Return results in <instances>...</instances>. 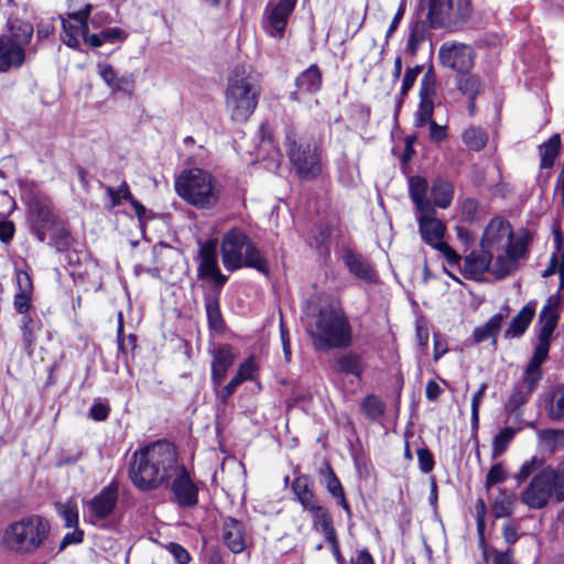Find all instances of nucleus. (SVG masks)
Masks as SVG:
<instances>
[{
	"label": "nucleus",
	"mask_w": 564,
	"mask_h": 564,
	"mask_svg": "<svg viewBox=\"0 0 564 564\" xmlns=\"http://www.w3.org/2000/svg\"><path fill=\"white\" fill-rule=\"evenodd\" d=\"M177 465L175 447L169 442H154L132 454L129 478L138 489L152 491L169 481Z\"/></svg>",
	"instance_id": "nucleus-1"
},
{
	"label": "nucleus",
	"mask_w": 564,
	"mask_h": 564,
	"mask_svg": "<svg viewBox=\"0 0 564 564\" xmlns=\"http://www.w3.org/2000/svg\"><path fill=\"white\" fill-rule=\"evenodd\" d=\"M307 333L316 349L346 348L352 341V330L345 312L334 305L322 306L308 315Z\"/></svg>",
	"instance_id": "nucleus-2"
},
{
	"label": "nucleus",
	"mask_w": 564,
	"mask_h": 564,
	"mask_svg": "<svg viewBox=\"0 0 564 564\" xmlns=\"http://www.w3.org/2000/svg\"><path fill=\"white\" fill-rule=\"evenodd\" d=\"M50 533V521L39 514H31L6 528L2 544L13 553L31 554L45 543Z\"/></svg>",
	"instance_id": "nucleus-3"
},
{
	"label": "nucleus",
	"mask_w": 564,
	"mask_h": 564,
	"mask_svg": "<svg viewBox=\"0 0 564 564\" xmlns=\"http://www.w3.org/2000/svg\"><path fill=\"white\" fill-rule=\"evenodd\" d=\"M260 89L243 68L237 67L228 77L225 107L235 122H246L258 106Z\"/></svg>",
	"instance_id": "nucleus-4"
},
{
	"label": "nucleus",
	"mask_w": 564,
	"mask_h": 564,
	"mask_svg": "<svg viewBox=\"0 0 564 564\" xmlns=\"http://www.w3.org/2000/svg\"><path fill=\"white\" fill-rule=\"evenodd\" d=\"M220 251L223 264L228 271L249 267L268 273L267 261L261 251L239 228H232L224 235Z\"/></svg>",
	"instance_id": "nucleus-5"
},
{
	"label": "nucleus",
	"mask_w": 564,
	"mask_h": 564,
	"mask_svg": "<svg viewBox=\"0 0 564 564\" xmlns=\"http://www.w3.org/2000/svg\"><path fill=\"white\" fill-rule=\"evenodd\" d=\"M530 476L529 485L521 492V501L531 509H542L555 497L553 475L543 459L532 457L521 466L516 479L523 482Z\"/></svg>",
	"instance_id": "nucleus-6"
},
{
	"label": "nucleus",
	"mask_w": 564,
	"mask_h": 564,
	"mask_svg": "<svg viewBox=\"0 0 564 564\" xmlns=\"http://www.w3.org/2000/svg\"><path fill=\"white\" fill-rule=\"evenodd\" d=\"M175 191L180 197L197 208L215 206L220 193L215 177L198 167L183 171L175 180Z\"/></svg>",
	"instance_id": "nucleus-7"
},
{
	"label": "nucleus",
	"mask_w": 564,
	"mask_h": 564,
	"mask_svg": "<svg viewBox=\"0 0 564 564\" xmlns=\"http://www.w3.org/2000/svg\"><path fill=\"white\" fill-rule=\"evenodd\" d=\"M285 148L290 162L301 178L313 180L322 173V156L314 140L290 130L285 134Z\"/></svg>",
	"instance_id": "nucleus-8"
},
{
	"label": "nucleus",
	"mask_w": 564,
	"mask_h": 564,
	"mask_svg": "<svg viewBox=\"0 0 564 564\" xmlns=\"http://www.w3.org/2000/svg\"><path fill=\"white\" fill-rule=\"evenodd\" d=\"M33 26L18 19L8 20V33L0 36V72L19 67L25 58L24 47L30 43Z\"/></svg>",
	"instance_id": "nucleus-9"
},
{
	"label": "nucleus",
	"mask_w": 564,
	"mask_h": 564,
	"mask_svg": "<svg viewBox=\"0 0 564 564\" xmlns=\"http://www.w3.org/2000/svg\"><path fill=\"white\" fill-rule=\"evenodd\" d=\"M488 253L492 262L491 274L496 279H505L518 271L521 263L528 258L529 238L527 236L518 237L517 241Z\"/></svg>",
	"instance_id": "nucleus-10"
},
{
	"label": "nucleus",
	"mask_w": 564,
	"mask_h": 564,
	"mask_svg": "<svg viewBox=\"0 0 564 564\" xmlns=\"http://www.w3.org/2000/svg\"><path fill=\"white\" fill-rule=\"evenodd\" d=\"M473 11L469 0H430L429 17L434 25L456 28L465 23Z\"/></svg>",
	"instance_id": "nucleus-11"
},
{
	"label": "nucleus",
	"mask_w": 564,
	"mask_h": 564,
	"mask_svg": "<svg viewBox=\"0 0 564 564\" xmlns=\"http://www.w3.org/2000/svg\"><path fill=\"white\" fill-rule=\"evenodd\" d=\"M296 1L272 0L267 4L262 17V28L269 36L282 39Z\"/></svg>",
	"instance_id": "nucleus-12"
},
{
	"label": "nucleus",
	"mask_w": 564,
	"mask_h": 564,
	"mask_svg": "<svg viewBox=\"0 0 564 564\" xmlns=\"http://www.w3.org/2000/svg\"><path fill=\"white\" fill-rule=\"evenodd\" d=\"M163 487L171 490L174 501L181 508H194L198 502V488L192 480L188 470L181 464L176 466Z\"/></svg>",
	"instance_id": "nucleus-13"
},
{
	"label": "nucleus",
	"mask_w": 564,
	"mask_h": 564,
	"mask_svg": "<svg viewBox=\"0 0 564 564\" xmlns=\"http://www.w3.org/2000/svg\"><path fill=\"white\" fill-rule=\"evenodd\" d=\"M438 58L443 66L458 73H467L474 67L475 52L467 44L446 42L438 50Z\"/></svg>",
	"instance_id": "nucleus-14"
},
{
	"label": "nucleus",
	"mask_w": 564,
	"mask_h": 564,
	"mask_svg": "<svg viewBox=\"0 0 564 564\" xmlns=\"http://www.w3.org/2000/svg\"><path fill=\"white\" fill-rule=\"evenodd\" d=\"M511 224L502 217L492 218L486 226L481 239L480 248L485 252H492L509 243L517 241Z\"/></svg>",
	"instance_id": "nucleus-15"
},
{
	"label": "nucleus",
	"mask_w": 564,
	"mask_h": 564,
	"mask_svg": "<svg viewBox=\"0 0 564 564\" xmlns=\"http://www.w3.org/2000/svg\"><path fill=\"white\" fill-rule=\"evenodd\" d=\"M199 263L197 273L200 279H208L218 291L225 285L228 278L220 272L217 257V243L208 240L199 247Z\"/></svg>",
	"instance_id": "nucleus-16"
},
{
	"label": "nucleus",
	"mask_w": 564,
	"mask_h": 564,
	"mask_svg": "<svg viewBox=\"0 0 564 564\" xmlns=\"http://www.w3.org/2000/svg\"><path fill=\"white\" fill-rule=\"evenodd\" d=\"M28 219L31 230L40 242L46 239V231L56 223L51 203L46 198H33L29 203Z\"/></svg>",
	"instance_id": "nucleus-17"
},
{
	"label": "nucleus",
	"mask_w": 564,
	"mask_h": 564,
	"mask_svg": "<svg viewBox=\"0 0 564 564\" xmlns=\"http://www.w3.org/2000/svg\"><path fill=\"white\" fill-rule=\"evenodd\" d=\"M91 6L86 4L84 9L73 11L63 19L62 25L64 30L63 42L73 48H77L82 42L87 43L88 25L87 18L90 13Z\"/></svg>",
	"instance_id": "nucleus-18"
},
{
	"label": "nucleus",
	"mask_w": 564,
	"mask_h": 564,
	"mask_svg": "<svg viewBox=\"0 0 564 564\" xmlns=\"http://www.w3.org/2000/svg\"><path fill=\"white\" fill-rule=\"evenodd\" d=\"M118 501V486L115 482L109 484L93 499L87 502L88 516L93 523L109 518Z\"/></svg>",
	"instance_id": "nucleus-19"
},
{
	"label": "nucleus",
	"mask_w": 564,
	"mask_h": 564,
	"mask_svg": "<svg viewBox=\"0 0 564 564\" xmlns=\"http://www.w3.org/2000/svg\"><path fill=\"white\" fill-rule=\"evenodd\" d=\"M435 78L431 73H426L421 82L420 105L415 112V126L417 128L427 127L434 120L432 119L434 110Z\"/></svg>",
	"instance_id": "nucleus-20"
},
{
	"label": "nucleus",
	"mask_w": 564,
	"mask_h": 564,
	"mask_svg": "<svg viewBox=\"0 0 564 564\" xmlns=\"http://www.w3.org/2000/svg\"><path fill=\"white\" fill-rule=\"evenodd\" d=\"M419 229L422 239L435 248L440 242L443 241V237L446 230L445 225L435 217V208L427 209L426 212L417 213Z\"/></svg>",
	"instance_id": "nucleus-21"
},
{
	"label": "nucleus",
	"mask_w": 564,
	"mask_h": 564,
	"mask_svg": "<svg viewBox=\"0 0 564 564\" xmlns=\"http://www.w3.org/2000/svg\"><path fill=\"white\" fill-rule=\"evenodd\" d=\"M322 72L317 65L312 64L295 79L297 90L291 93L290 98L294 101H301V94H316L322 87Z\"/></svg>",
	"instance_id": "nucleus-22"
},
{
	"label": "nucleus",
	"mask_w": 564,
	"mask_h": 564,
	"mask_svg": "<svg viewBox=\"0 0 564 564\" xmlns=\"http://www.w3.org/2000/svg\"><path fill=\"white\" fill-rule=\"evenodd\" d=\"M343 261L349 273L365 282H371L376 278L373 265L360 253L346 249L343 254Z\"/></svg>",
	"instance_id": "nucleus-23"
},
{
	"label": "nucleus",
	"mask_w": 564,
	"mask_h": 564,
	"mask_svg": "<svg viewBox=\"0 0 564 564\" xmlns=\"http://www.w3.org/2000/svg\"><path fill=\"white\" fill-rule=\"evenodd\" d=\"M223 541L227 547L234 553H241L247 546V533L245 525L232 518L224 521Z\"/></svg>",
	"instance_id": "nucleus-24"
},
{
	"label": "nucleus",
	"mask_w": 564,
	"mask_h": 564,
	"mask_svg": "<svg viewBox=\"0 0 564 564\" xmlns=\"http://www.w3.org/2000/svg\"><path fill=\"white\" fill-rule=\"evenodd\" d=\"M236 356L230 346H220L214 354L212 364V382L219 386L225 379L228 369L234 365Z\"/></svg>",
	"instance_id": "nucleus-25"
},
{
	"label": "nucleus",
	"mask_w": 564,
	"mask_h": 564,
	"mask_svg": "<svg viewBox=\"0 0 564 564\" xmlns=\"http://www.w3.org/2000/svg\"><path fill=\"white\" fill-rule=\"evenodd\" d=\"M18 292L14 295L13 305L18 313L25 314L31 307L33 283L28 272L17 271Z\"/></svg>",
	"instance_id": "nucleus-26"
},
{
	"label": "nucleus",
	"mask_w": 564,
	"mask_h": 564,
	"mask_svg": "<svg viewBox=\"0 0 564 564\" xmlns=\"http://www.w3.org/2000/svg\"><path fill=\"white\" fill-rule=\"evenodd\" d=\"M492 262L488 252L481 248L479 252H471L464 259V274L470 279H478L485 272L491 274Z\"/></svg>",
	"instance_id": "nucleus-27"
},
{
	"label": "nucleus",
	"mask_w": 564,
	"mask_h": 564,
	"mask_svg": "<svg viewBox=\"0 0 564 564\" xmlns=\"http://www.w3.org/2000/svg\"><path fill=\"white\" fill-rule=\"evenodd\" d=\"M557 300L550 297L542 308L539 316L540 330L538 339L551 340L552 334L557 325L558 315L556 313Z\"/></svg>",
	"instance_id": "nucleus-28"
},
{
	"label": "nucleus",
	"mask_w": 564,
	"mask_h": 564,
	"mask_svg": "<svg viewBox=\"0 0 564 564\" xmlns=\"http://www.w3.org/2000/svg\"><path fill=\"white\" fill-rule=\"evenodd\" d=\"M427 189L429 184L425 178L421 176H412L409 178L410 197L417 213L434 208L432 202L427 197Z\"/></svg>",
	"instance_id": "nucleus-29"
},
{
	"label": "nucleus",
	"mask_w": 564,
	"mask_h": 564,
	"mask_svg": "<svg viewBox=\"0 0 564 564\" xmlns=\"http://www.w3.org/2000/svg\"><path fill=\"white\" fill-rule=\"evenodd\" d=\"M292 491L304 510H310L319 505L313 491V482L308 477L301 475L293 480Z\"/></svg>",
	"instance_id": "nucleus-30"
},
{
	"label": "nucleus",
	"mask_w": 564,
	"mask_h": 564,
	"mask_svg": "<svg viewBox=\"0 0 564 564\" xmlns=\"http://www.w3.org/2000/svg\"><path fill=\"white\" fill-rule=\"evenodd\" d=\"M98 74L112 91L130 93L132 82L127 76H118L113 67L107 63L97 65Z\"/></svg>",
	"instance_id": "nucleus-31"
},
{
	"label": "nucleus",
	"mask_w": 564,
	"mask_h": 564,
	"mask_svg": "<svg viewBox=\"0 0 564 564\" xmlns=\"http://www.w3.org/2000/svg\"><path fill=\"white\" fill-rule=\"evenodd\" d=\"M535 313V303L530 302L512 318L506 330V337L514 338L521 336L530 325Z\"/></svg>",
	"instance_id": "nucleus-32"
},
{
	"label": "nucleus",
	"mask_w": 564,
	"mask_h": 564,
	"mask_svg": "<svg viewBox=\"0 0 564 564\" xmlns=\"http://www.w3.org/2000/svg\"><path fill=\"white\" fill-rule=\"evenodd\" d=\"M307 511L311 513L313 520V529L321 532L325 539L336 534L333 518L324 506L319 503Z\"/></svg>",
	"instance_id": "nucleus-33"
},
{
	"label": "nucleus",
	"mask_w": 564,
	"mask_h": 564,
	"mask_svg": "<svg viewBox=\"0 0 564 564\" xmlns=\"http://www.w3.org/2000/svg\"><path fill=\"white\" fill-rule=\"evenodd\" d=\"M431 193L433 196V206L445 209L453 200L454 186L448 181L437 178L432 184Z\"/></svg>",
	"instance_id": "nucleus-34"
},
{
	"label": "nucleus",
	"mask_w": 564,
	"mask_h": 564,
	"mask_svg": "<svg viewBox=\"0 0 564 564\" xmlns=\"http://www.w3.org/2000/svg\"><path fill=\"white\" fill-rule=\"evenodd\" d=\"M561 149V135L558 133L553 134L546 142L539 147V152L541 156V167L549 169L551 167L555 159L557 158Z\"/></svg>",
	"instance_id": "nucleus-35"
},
{
	"label": "nucleus",
	"mask_w": 564,
	"mask_h": 564,
	"mask_svg": "<svg viewBox=\"0 0 564 564\" xmlns=\"http://www.w3.org/2000/svg\"><path fill=\"white\" fill-rule=\"evenodd\" d=\"M128 37V34L119 28H107L100 34H91L87 37V43L93 47H99L104 42L121 43Z\"/></svg>",
	"instance_id": "nucleus-36"
},
{
	"label": "nucleus",
	"mask_w": 564,
	"mask_h": 564,
	"mask_svg": "<svg viewBox=\"0 0 564 564\" xmlns=\"http://www.w3.org/2000/svg\"><path fill=\"white\" fill-rule=\"evenodd\" d=\"M361 411L372 422L379 421L386 412V404L375 394L367 395L360 403Z\"/></svg>",
	"instance_id": "nucleus-37"
},
{
	"label": "nucleus",
	"mask_w": 564,
	"mask_h": 564,
	"mask_svg": "<svg viewBox=\"0 0 564 564\" xmlns=\"http://www.w3.org/2000/svg\"><path fill=\"white\" fill-rule=\"evenodd\" d=\"M503 316L501 314L494 315L484 326L474 330L475 343H482L498 334L500 330Z\"/></svg>",
	"instance_id": "nucleus-38"
},
{
	"label": "nucleus",
	"mask_w": 564,
	"mask_h": 564,
	"mask_svg": "<svg viewBox=\"0 0 564 564\" xmlns=\"http://www.w3.org/2000/svg\"><path fill=\"white\" fill-rule=\"evenodd\" d=\"M58 516L64 520L66 528H78V507L75 501L59 502L56 505Z\"/></svg>",
	"instance_id": "nucleus-39"
},
{
	"label": "nucleus",
	"mask_w": 564,
	"mask_h": 564,
	"mask_svg": "<svg viewBox=\"0 0 564 564\" xmlns=\"http://www.w3.org/2000/svg\"><path fill=\"white\" fill-rule=\"evenodd\" d=\"M517 431L512 427L502 429L492 442V458L500 457L508 448L509 444L514 438Z\"/></svg>",
	"instance_id": "nucleus-40"
},
{
	"label": "nucleus",
	"mask_w": 564,
	"mask_h": 564,
	"mask_svg": "<svg viewBox=\"0 0 564 564\" xmlns=\"http://www.w3.org/2000/svg\"><path fill=\"white\" fill-rule=\"evenodd\" d=\"M463 140L470 150L479 151L487 143V134L480 128L470 127L464 131Z\"/></svg>",
	"instance_id": "nucleus-41"
},
{
	"label": "nucleus",
	"mask_w": 564,
	"mask_h": 564,
	"mask_svg": "<svg viewBox=\"0 0 564 564\" xmlns=\"http://www.w3.org/2000/svg\"><path fill=\"white\" fill-rule=\"evenodd\" d=\"M337 367L341 372L359 377L362 373V364L359 356L346 354L338 358Z\"/></svg>",
	"instance_id": "nucleus-42"
},
{
	"label": "nucleus",
	"mask_w": 564,
	"mask_h": 564,
	"mask_svg": "<svg viewBox=\"0 0 564 564\" xmlns=\"http://www.w3.org/2000/svg\"><path fill=\"white\" fill-rule=\"evenodd\" d=\"M458 89L469 99H475L480 93L481 83L475 75L463 76L458 80Z\"/></svg>",
	"instance_id": "nucleus-43"
},
{
	"label": "nucleus",
	"mask_w": 564,
	"mask_h": 564,
	"mask_svg": "<svg viewBox=\"0 0 564 564\" xmlns=\"http://www.w3.org/2000/svg\"><path fill=\"white\" fill-rule=\"evenodd\" d=\"M514 498L510 495L501 494L492 505V512L496 518H506L513 512Z\"/></svg>",
	"instance_id": "nucleus-44"
},
{
	"label": "nucleus",
	"mask_w": 564,
	"mask_h": 564,
	"mask_svg": "<svg viewBox=\"0 0 564 564\" xmlns=\"http://www.w3.org/2000/svg\"><path fill=\"white\" fill-rule=\"evenodd\" d=\"M209 326L219 330L223 328V318L217 297L208 299L205 304Z\"/></svg>",
	"instance_id": "nucleus-45"
},
{
	"label": "nucleus",
	"mask_w": 564,
	"mask_h": 564,
	"mask_svg": "<svg viewBox=\"0 0 564 564\" xmlns=\"http://www.w3.org/2000/svg\"><path fill=\"white\" fill-rule=\"evenodd\" d=\"M106 193L111 202L109 205L110 208L120 205L122 199L131 202V199L133 198L129 189V186L126 182L121 183L118 188L107 187Z\"/></svg>",
	"instance_id": "nucleus-46"
},
{
	"label": "nucleus",
	"mask_w": 564,
	"mask_h": 564,
	"mask_svg": "<svg viewBox=\"0 0 564 564\" xmlns=\"http://www.w3.org/2000/svg\"><path fill=\"white\" fill-rule=\"evenodd\" d=\"M542 378V371L541 368L532 367L531 365H528L521 382H519L520 386L525 388L528 391L533 392L540 382Z\"/></svg>",
	"instance_id": "nucleus-47"
},
{
	"label": "nucleus",
	"mask_w": 564,
	"mask_h": 564,
	"mask_svg": "<svg viewBox=\"0 0 564 564\" xmlns=\"http://www.w3.org/2000/svg\"><path fill=\"white\" fill-rule=\"evenodd\" d=\"M539 437L549 449L554 451L562 445L564 440V431L544 430L539 432Z\"/></svg>",
	"instance_id": "nucleus-48"
},
{
	"label": "nucleus",
	"mask_w": 564,
	"mask_h": 564,
	"mask_svg": "<svg viewBox=\"0 0 564 564\" xmlns=\"http://www.w3.org/2000/svg\"><path fill=\"white\" fill-rule=\"evenodd\" d=\"M531 394L532 392L528 391L519 383L516 384L508 400L507 409L510 411L517 410L519 406L523 405L529 400Z\"/></svg>",
	"instance_id": "nucleus-49"
},
{
	"label": "nucleus",
	"mask_w": 564,
	"mask_h": 564,
	"mask_svg": "<svg viewBox=\"0 0 564 564\" xmlns=\"http://www.w3.org/2000/svg\"><path fill=\"white\" fill-rule=\"evenodd\" d=\"M549 471L553 475L556 501H564V463L556 468L549 465Z\"/></svg>",
	"instance_id": "nucleus-50"
},
{
	"label": "nucleus",
	"mask_w": 564,
	"mask_h": 564,
	"mask_svg": "<svg viewBox=\"0 0 564 564\" xmlns=\"http://www.w3.org/2000/svg\"><path fill=\"white\" fill-rule=\"evenodd\" d=\"M326 486H327V489L330 492V495L336 498H340V505L343 506L344 509L348 510L349 507L344 497L343 487H341L338 478L335 476L334 471L329 467H328V473H327Z\"/></svg>",
	"instance_id": "nucleus-51"
},
{
	"label": "nucleus",
	"mask_w": 564,
	"mask_h": 564,
	"mask_svg": "<svg viewBox=\"0 0 564 564\" xmlns=\"http://www.w3.org/2000/svg\"><path fill=\"white\" fill-rule=\"evenodd\" d=\"M487 384L482 383L471 398V429L476 431L479 423V409L485 397Z\"/></svg>",
	"instance_id": "nucleus-52"
},
{
	"label": "nucleus",
	"mask_w": 564,
	"mask_h": 564,
	"mask_svg": "<svg viewBox=\"0 0 564 564\" xmlns=\"http://www.w3.org/2000/svg\"><path fill=\"white\" fill-rule=\"evenodd\" d=\"M550 349V341L544 339H538V345L534 348L531 360L528 365L532 367L541 368V365L546 359Z\"/></svg>",
	"instance_id": "nucleus-53"
},
{
	"label": "nucleus",
	"mask_w": 564,
	"mask_h": 564,
	"mask_svg": "<svg viewBox=\"0 0 564 564\" xmlns=\"http://www.w3.org/2000/svg\"><path fill=\"white\" fill-rule=\"evenodd\" d=\"M550 416L553 420H561L564 417V386L557 389L553 394Z\"/></svg>",
	"instance_id": "nucleus-54"
},
{
	"label": "nucleus",
	"mask_w": 564,
	"mask_h": 564,
	"mask_svg": "<svg viewBox=\"0 0 564 564\" xmlns=\"http://www.w3.org/2000/svg\"><path fill=\"white\" fill-rule=\"evenodd\" d=\"M425 40V29L422 24H415L412 28L409 41H408V47L410 48L412 54H415L417 51V47L420 44Z\"/></svg>",
	"instance_id": "nucleus-55"
},
{
	"label": "nucleus",
	"mask_w": 564,
	"mask_h": 564,
	"mask_svg": "<svg viewBox=\"0 0 564 564\" xmlns=\"http://www.w3.org/2000/svg\"><path fill=\"white\" fill-rule=\"evenodd\" d=\"M479 205L474 198H466L462 203V217L465 221H474L478 216Z\"/></svg>",
	"instance_id": "nucleus-56"
},
{
	"label": "nucleus",
	"mask_w": 564,
	"mask_h": 564,
	"mask_svg": "<svg viewBox=\"0 0 564 564\" xmlns=\"http://www.w3.org/2000/svg\"><path fill=\"white\" fill-rule=\"evenodd\" d=\"M166 550L173 555L177 564H188L191 561L189 553L185 547L177 543H169Z\"/></svg>",
	"instance_id": "nucleus-57"
},
{
	"label": "nucleus",
	"mask_w": 564,
	"mask_h": 564,
	"mask_svg": "<svg viewBox=\"0 0 564 564\" xmlns=\"http://www.w3.org/2000/svg\"><path fill=\"white\" fill-rule=\"evenodd\" d=\"M257 369L256 359L254 357H249L247 360H245L238 368L237 376L242 380H251L253 377V372Z\"/></svg>",
	"instance_id": "nucleus-58"
},
{
	"label": "nucleus",
	"mask_w": 564,
	"mask_h": 564,
	"mask_svg": "<svg viewBox=\"0 0 564 564\" xmlns=\"http://www.w3.org/2000/svg\"><path fill=\"white\" fill-rule=\"evenodd\" d=\"M506 479V473H505V469L502 467L501 464H495L488 475H487V479H486V485L488 487L490 486H494V485H497V484H500L502 481H505Z\"/></svg>",
	"instance_id": "nucleus-59"
},
{
	"label": "nucleus",
	"mask_w": 564,
	"mask_h": 564,
	"mask_svg": "<svg viewBox=\"0 0 564 564\" xmlns=\"http://www.w3.org/2000/svg\"><path fill=\"white\" fill-rule=\"evenodd\" d=\"M417 459L420 469L423 473H430L434 467V458L427 448H420L417 451Z\"/></svg>",
	"instance_id": "nucleus-60"
},
{
	"label": "nucleus",
	"mask_w": 564,
	"mask_h": 564,
	"mask_svg": "<svg viewBox=\"0 0 564 564\" xmlns=\"http://www.w3.org/2000/svg\"><path fill=\"white\" fill-rule=\"evenodd\" d=\"M421 73V67L419 66H415L413 68H409L406 69L405 74H404V77H403V80H402V86H401V94L402 95H406L408 91L412 88V86L414 85L419 74Z\"/></svg>",
	"instance_id": "nucleus-61"
},
{
	"label": "nucleus",
	"mask_w": 564,
	"mask_h": 564,
	"mask_svg": "<svg viewBox=\"0 0 564 564\" xmlns=\"http://www.w3.org/2000/svg\"><path fill=\"white\" fill-rule=\"evenodd\" d=\"M72 242L70 235L68 230L62 228L57 231V234L53 238V245L58 251H63L69 248Z\"/></svg>",
	"instance_id": "nucleus-62"
},
{
	"label": "nucleus",
	"mask_w": 564,
	"mask_h": 564,
	"mask_svg": "<svg viewBox=\"0 0 564 564\" xmlns=\"http://www.w3.org/2000/svg\"><path fill=\"white\" fill-rule=\"evenodd\" d=\"M22 334L24 343L28 347H31L34 343V325L33 321L30 316H24L22 318Z\"/></svg>",
	"instance_id": "nucleus-63"
},
{
	"label": "nucleus",
	"mask_w": 564,
	"mask_h": 564,
	"mask_svg": "<svg viewBox=\"0 0 564 564\" xmlns=\"http://www.w3.org/2000/svg\"><path fill=\"white\" fill-rule=\"evenodd\" d=\"M434 249L438 250L449 264H457L460 260L458 253L444 241L440 242Z\"/></svg>",
	"instance_id": "nucleus-64"
}]
</instances>
